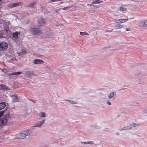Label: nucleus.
I'll return each instance as SVG.
<instances>
[{"label": "nucleus", "mask_w": 147, "mask_h": 147, "mask_svg": "<svg viewBox=\"0 0 147 147\" xmlns=\"http://www.w3.org/2000/svg\"><path fill=\"white\" fill-rule=\"evenodd\" d=\"M4 113L3 111H0V127L5 125L10 118L9 113L5 114L3 116H2L4 115Z\"/></svg>", "instance_id": "nucleus-1"}, {"label": "nucleus", "mask_w": 147, "mask_h": 147, "mask_svg": "<svg viewBox=\"0 0 147 147\" xmlns=\"http://www.w3.org/2000/svg\"><path fill=\"white\" fill-rule=\"evenodd\" d=\"M28 130H26L23 131L18 135L17 138L18 139L24 138L28 135Z\"/></svg>", "instance_id": "nucleus-2"}, {"label": "nucleus", "mask_w": 147, "mask_h": 147, "mask_svg": "<svg viewBox=\"0 0 147 147\" xmlns=\"http://www.w3.org/2000/svg\"><path fill=\"white\" fill-rule=\"evenodd\" d=\"M30 31L34 35L39 34L42 33L40 29L35 28H31L30 29Z\"/></svg>", "instance_id": "nucleus-3"}, {"label": "nucleus", "mask_w": 147, "mask_h": 147, "mask_svg": "<svg viewBox=\"0 0 147 147\" xmlns=\"http://www.w3.org/2000/svg\"><path fill=\"white\" fill-rule=\"evenodd\" d=\"M8 48V44L6 42H2L0 43V49L2 51L6 50Z\"/></svg>", "instance_id": "nucleus-4"}, {"label": "nucleus", "mask_w": 147, "mask_h": 147, "mask_svg": "<svg viewBox=\"0 0 147 147\" xmlns=\"http://www.w3.org/2000/svg\"><path fill=\"white\" fill-rule=\"evenodd\" d=\"M46 120L45 119H43L42 121H40L38 123H36L35 125L32 127V129H34V127H42V126L43 123H45V121Z\"/></svg>", "instance_id": "nucleus-5"}, {"label": "nucleus", "mask_w": 147, "mask_h": 147, "mask_svg": "<svg viewBox=\"0 0 147 147\" xmlns=\"http://www.w3.org/2000/svg\"><path fill=\"white\" fill-rule=\"evenodd\" d=\"M25 75L27 76V77L29 78H31V77L33 76H35L36 74L34 73L33 71H27L25 72Z\"/></svg>", "instance_id": "nucleus-6"}, {"label": "nucleus", "mask_w": 147, "mask_h": 147, "mask_svg": "<svg viewBox=\"0 0 147 147\" xmlns=\"http://www.w3.org/2000/svg\"><path fill=\"white\" fill-rule=\"evenodd\" d=\"M21 2H19L14 3H10L8 5L9 7L11 8H13L18 7L21 5Z\"/></svg>", "instance_id": "nucleus-7"}, {"label": "nucleus", "mask_w": 147, "mask_h": 147, "mask_svg": "<svg viewBox=\"0 0 147 147\" xmlns=\"http://www.w3.org/2000/svg\"><path fill=\"white\" fill-rule=\"evenodd\" d=\"M12 98V101L13 102H17L19 101L20 98L19 97H18L16 94L11 96Z\"/></svg>", "instance_id": "nucleus-8"}, {"label": "nucleus", "mask_w": 147, "mask_h": 147, "mask_svg": "<svg viewBox=\"0 0 147 147\" xmlns=\"http://www.w3.org/2000/svg\"><path fill=\"white\" fill-rule=\"evenodd\" d=\"M46 20L45 18H41L38 20V24L40 26H43L45 23Z\"/></svg>", "instance_id": "nucleus-9"}, {"label": "nucleus", "mask_w": 147, "mask_h": 147, "mask_svg": "<svg viewBox=\"0 0 147 147\" xmlns=\"http://www.w3.org/2000/svg\"><path fill=\"white\" fill-rule=\"evenodd\" d=\"M44 63V62L41 59H35L33 61V63L35 65L42 64Z\"/></svg>", "instance_id": "nucleus-10"}, {"label": "nucleus", "mask_w": 147, "mask_h": 147, "mask_svg": "<svg viewBox=\"0 0 147 147\" xmlns=\"http://www.w3.org/2000/svg\"><path fill=\"white\" fill-rule=\"evenodd\" d=\"M128 20V19H121L119 20H116V21L118 23H122L125 22Z\"/></svg>", "instance_id": "nucleus-11"}, {"label": "nucleus", "mask_w": 147, "mask_h": 147, "mask_svg": "<svg viewBox=\"0 0 147 147\" xmlns=\"http://www.w3.org/2000/svg\"><path fill=\"white\" fill-rule=\"evenodd\" d=\"M38 115L40 117H45L47 116L46 113L45 112H40L38 114Z\"/></svg>", "instance_id": "nucleus-12"}, {"label": "nucleus", "mask_w": 147, "mask_h": 147, "mask_svg": "<svg viewBox=\"0 0 147 147\" xmlns=\"http://www.w3.org/2000/svg\"><path fill=\"white\" fill-rule=\"evenodd\" d=\"M22 72H13L9 74V76H11L14 75H19L20 74H22Z\"/></svg>", "instance_id": "nucleus-13"}, {"label": "nucleus", "mask_w": 147, "mask_h": 147, "mask_svg": "<svg viewBox=\"0 0 147 147\" xmlns=\"http://www.w3.org/2000/svg\"><path fill=\"white\" fill-rule=\"evenodd\" d=\"M6 106L5 103L2 102L0 103V110L4 108Z\"/></svg>", "instance_id": "nucleus-14"}, {"label": "nucleus", "mask_w": 147, "mask_h": 147, "mask_svg": "<svg viewBox=\"0 0 147 147\" xmlns=\"http://www.w3.org/2000/svg\"><path fill=\"white\" fill-rule=\"evenodd\" d=\"M20 34V33L18 32L13 33V36L16 38H18V35Z\"/></svg>", "instance_id": "nucleus-15"}, {"label": "nucleus", "mask_w": 147, "mask_h": 147, "mask_svg": "<svg viewBox=\"0 0 147 147\" xmlns=\"http://www.w3.org/2000/svg\"><path fill=\"white\" fill-rule=\"evenodd\" d=\"M130 126L131 127V129L132 127H137L139 125V124L138 123H134L131 124Z\"/></svg>", "instance_id": "nucleus-16"}, {"label": "nucleus", "mask_w": 147, "mask_h": 147, "mask_svg": "<svg viewBox=\"0 0 147 147\" xmlns=\"http://www.w3.org/2000/svg\"><path fill=\"white\" fill-rule=\"evenodd\" d=\"M1 87L2 89L3 90H9V89L7 86L4 85L2 84L1 85Z\"/></svg>", "instance_id": "nucleus-17"}, {"label": "nucleus", "mask_w": 147, "mask_h": 147, "mask_svg": "<svg viewBox=\"0 0 147 147\" xmlns=\"http://www.w3.org/2000/svg\"><path fill=\"white\" fill-rule=\"evenodd\" d=\"M65 101L69 102L72 105H77L78 104V103L74 101L70 100H66Z\"/></svg>", "instance_id": "nucleus-18"}, {"label": "nucleus", "mask_w": 147, "mask_h": 147, "mask_svg": "<svg viewBox=\"0 0 147 147\" xmlns=\"http://www.w3.org/2000/svg\"><path fill=\"white\" fill-rule=\"evenodd\" d=\"M37 3L36 2H34L30 4L29 6L31 8H34Z\"/></svg>", "instance_id": "nucleus-19"}, {"label": "nucleus", "mask_w": 147, "mask_h": 147, "mask_svg": "<svg viewBox=\"0 0 147 147\" xmlns=\"http://www.w3.org/2000/svg\"><path fill=\"white\" fill-rule=\"evenodd\" d=\"M91 127L94 129H98L99 128V127L96 125H92Z\"/></svg>", "instance_id": "nucleus-20"}, {"label": "nucleus", "mask_w": 147, "mask_h": 147, "mask_svg": "<svg viewBox=\"0 0 147 147\" xmlns=\"http://www.w3.org/2000/svg\"><path fill=\"white\" fill-rule=\"evenodd\" d=\"M144 24V21H142L139 23V26L140 27L145 26Z\"/></svg>", "instance_id": "nucleus-21"}, {"label": "nucleus", "mask_w": 147, "mask_h": 147, "mask_svg": "<svg viewBox=\"0 0 147 147\" xmlns=\"http://www.w3.org/2000/svg\"><path fill=\"white\" fill-rule=\"evenodd\" d=\"M115 93L113 92H111L109 95V96H108V98L110 99H111V98H112L113 97V96L114 95Z\"/></svg>", "instance_id": "nucleus-22"}, {"label": "nucleus", "mask_w": 147, "mask_h": 147, "mask_svg": "<svg viewBox=\"0 0 147 147\" xmlns=\"http://www.w3.org/2000/svg\"><path fill=\"white\" fill-rule=\"evenodd\" d=\"M102 1H100V0H96L95 1H94L93 2L92 4H96L100 3L102 2Z\"/></svg>", "instance_id": "nucleus-23"}, {"label": "nucleus", "mask_w": 147, "mask_h": 147, "mask_svg": "<svg viewBox=\"0 0 147 147\" xmlns=\"http://www.w3.org/2000/svg\"><path fill=\"white\" fill-rule=\"evenodd\" d=\"M80 34L82 36L88 35V34L86 31L84 32H80Z\"/></svg>", "instance_id": "nucleus-24"}, {"label": "nucleus", "mask_w": 147, "mask_h": 147, "mask_svg": "<svg viewBox=\"0 0 147 147\" xmlns=\"http://www.w3.org/2000/svg\"><path fill=\"white\" fill-rule=\"evenodd\" d=\"M54 36L53 34L51 33H48V34H47L46 36L47 38H51Z\"/></svg>", "instance_id": "nucleus-25"}, {"label": "nucleus", "mask_w": 147, "mask_h": 147, "mask_svg": "<svg viewBox=\"0 0 147 147\" xmlns=\"http://www.w3.org/2000/svg\"><path fill=\"white\" fill-rule=\"evenodd\" d=\"M131 129V127L129 126H126L123 127V129L124 130H126Z\"/></svg>", "instance_id": "nucleus-26"}, {"label": "nucleus", "mask_w": 147, "mask_h": 147, "mask_svg": "<svg viewBox=\"0 0 147 147\" xmlns=\"http://www.w3.org/2000/svg\"><path fill=\"white\" fill-rule=\"evenodd\" d=\"M119 9L120 11H125L126 10V9L125 8L123 7H121Z\"/></svg>", "instance_id": "nucleus-27"}, {"label": "nucleus", "mask_w": 147, "mask_h": 147, "mask_svg": "<svg viewBox=\"0 0 147 147\" xmlns=\"http://www.w3.org/2000/svg\"><path fill=\"white\" fill-rule=\"evenodd\" d=\"M122 27V26L120 24H118L115 26V27L116 28H121Z\"/></svg>", "instance_id": "nucleus-28"}, {"label": "nucleus", "mask_w": 147, "mask_h": 147, "mask_svg": "<svg viewBox=\"0 0 147 147\" xmlns=\"http://www.w3.org/2000/svg\"><path fill=\"white\" fill-rule=\"evenodd\" d=\"M142 113L143 114H147V109H144L142 111Z\"/></svg>", "instance_id": "nucleus-29"}, {"label": "nucleus", "mask_w": 147, "mask_h": 147, "mask_svg": "<svg viewBox=\"0 0 147 147\" xmlns=\"http://www.w3.org/2000/svg\"><path fill=\"white\" fill-rule=\"evenodd\" d=\"M94 144V142L93 141L87 142V144Z\"/></svg>", "instance_id": "nucleus-30"}, {"label": "nucleus", "mask_w": 147, "mask_h": 147, "mask_svg": "<svg viewBox=\"0 0 147 147\" xmlns=\"http://www.w3.org/2000/svg\"><path fill=\"white\" fill-rule=\"evenodd\" d=\"M145 26H147V20L144 21Z\"/></svg>", "instance_id": "nucleus-31"}, {"label": "nucleus", "mask_w": 147, "mask_h": 147, "mask_svg": "<svg viewBox=\"0 0 147 147\" xmlns=\"http://www.w3.org/2000/svg\"><path fill=\"white\" fill-rule=\"evenodd\" d=\"M119 130L120 131H122L123 130H124V129H123V127L122 128H121L119 129Z\"/></svg>", "instance_id": "nucleus-32"}, {"label": "nucleus", "mask_w": 147, "mask_h": 147, "mask_svg": "<svg viewBox=\"0 0 147 147\" xmlns=\"http://www.w3.org/2000/svg\"><path fill=\"white\" fill-rule=\"evenodd\" d=\"M107 104L109 105H111V103L109 102V101H108L107 102Z\"/></svg>", "instance_id": "nucleus-33"}, {"label": "nucleus", "mask_w": 147, "mask_h": 147, "mask_svg": "<svg viewBox=\"0 0 147 147\" xmlns=\"http://www.w3.org/2000/svg\"><path fill=\"white\" fill-rule=\"evenodd\" d=\"M26 53V51H22V53L23 54V55H24Z\"/></svg>", "instance_id": "nucleus-34"}, {"label": "nucleus", "mask_w": 147, "mask_h": 147, "mask_svg": "<svg viewBox=\"0 0 147 147\" xmlns=\"http://www.w3.org/2000/svg\"><path fill=\"white\" fill-rule=\"evenodd\" d=\"M81 143L82 144H87V142H81Z\"/></svg>", "instance_id": "nucleus-35"}, {"label": "nucleus", "mask_w": 147, "mask_h": 147, "mask_svg": "<svg viewBox=\"0 0 147 147\" xmlns=\"http://www.w3.org/2000/svg\"><path fill=\"white\" fill-rule=\"evenodd\" d=\"M126 30L127 31H131V29H130V28H127L126 29Z\"/></svg>", "instance_id": "nucleus-36"}, {"label": "nucleus", "mask_w": 147, "mask_h": 147, "mask_svg": "<svg viewBox=\"0 0 147 147\" xmlns=\"http://www.w3.org/2000/svg\"><path fill=\"white\" fill-rule=\"evenodd\" d=\"M140 74V73H136L135 74V76H136L139 75Z\"/></svg>", "instance_id": "nucleus-37"}, {"label": "nucleus", "mask_w": 147, "mask_h": 147, "mask_svg": "<svg viewBox=\"0 0 147 147\" xmlns=\"http://www.w3.org/2000/svg\"><path fill=\"white\" fill-rule=\"evenodd\" d=\"M51 1L52 2H55L57 1L56 0H51Z\"/></svg>", "instance_id": "nucleus-38"}, {"label": "nucleus", "mask_w": 147, "mask_h": 147, "mask_svg": "<svg viewBox=\"0 0 147 147\" xmlns=\"http://www.w3.org/2000/svg\"><path fill=\"white\" fill-rule=\"evenodd\" d=\"M31 101H32L33 103H35L36 102V101L30 100Z\"/></svg>", "instance_id": "nucleus-39"}, {"label": "nucleus", "mask_w": 147, "mask_h": 147, "mask_svg": "<svg viewBox=\"0 0 147 147\" xmlns=\"http://www.w3.org/2000/svg\"><path fill=\"white\" fill-rule=\"evenodd\" d=\"M13 61V59H11V61H10V62H12Z\"/></svg>", "instance_id": "nucleus-40"}, {"label": "nucleus", "mask_w": 147, "mask_h": 147, "mask_svg": "<svg viewBox=\"0 0 147 147\" xmlns=\"http://www.w3.org/2000/svg\"><path fill=\"white\" fill-rule=\"evenodd\" d=\"M116 135H117V136L119 135V133H116Z\"/></svg>", "instance_id": "nucleus-41"}, {"label": "nucleus", "mask_w": 147, "mask_h": 147, "mask_svg": "<svg viewBox=\"0 0 147 147\" xmlns=\"http://www.w3.org/2000/svg\"><path fill=\"white\" fill-rule=\"evenodd\" d=\"M68 7H65L63 8V10H65Z\"/></svg>", "instance_id": "nucleus-42"}, {"label": "nucleus", "mask_w": 147, "mask_h": 147, "mask_svg": "<svg viewBox=\"0 0 147 147\" xmlns=\"http://www.w3.org/2000/svg\"><path fill=\"white\" fill-rule=\"evenodd\" d=\"M57 1H62V0H56Z\"/></svg>", "instance_id": "nucleus-43"}, {"label": "nucleus", "mask_w": 147, "mask_h": 147, "mask_svg": "<svg viewBox=\"0 0 147 147\" xmlns=\"http://www.w3.org/2000/svg\"><path fill=\"white\" fill-rule=\"evenodd\" d=\"M87 5H90L91 6V5L88 4H87Z\"/></svg>", "instance_id": "nucleus-44"}]
</instances>
